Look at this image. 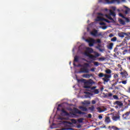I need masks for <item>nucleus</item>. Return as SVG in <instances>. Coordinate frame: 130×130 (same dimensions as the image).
Returning a JSON list of instances; mask_svg holds the SVG:
<instances>
[{"mask_svg": "<svg viewBox=\"0 0 130 130\" xmlns=\"http://www.w3.org/2000/svg\"><path fill=\"white\" fill-rule=\"evenodd\" d=\"M124 19L125 20V21L127 23H129L130 22V20H129V19L128 18L125 17V18Z\"/></svg>", "mask_w": 130, "mask_h": 130, "instance_id": "nucleus-36", "label": "nucleus"}, {"mask_svg": "<svg viewBox=\"0 0 130 130\" xmlns=\"http://www.w3.org/2000/svg\"><path fill=\"white\" fill-rule=\"evenodd\" d=\"M112 128L113 130H120L121 129V128H119L116 127V126H112Z\"/></svg>", "mask_w": 130, "mask_h": 130, "instance_id": "nucleus-29", "label": "nucleus"}, {"mask_svg": "<svg viewBox=\"0 0 130 130\" xmlns=\"http://www.w3.org/2000/svg\"><path fill=\"white\" fill-rule=\"evenodd\" d=\"M113 97L114 99H115V100H118V99H119L118 98V96L117 95H114L113 96Z\"/></svg>", "mask_w": 130, "mask_h": 130, "instance_id": "nucleus-35", "label": "nucleus"}, {"mask_svg": "<svg viewBox=\"0 0 130 130\" xmlns=\"http://www.w3.org/2000/svg\"><path fill=\"white\" fill-rule=\"evenodd\" d=\"M85 104L90 105L91 104V102L90 101H86V102L85 103Z\"/></svg>", "mask_w": 130, "mask_h": 130, "instance_id": "nucleus-49", "label": "nucleus"}, {"mask_svg": "<svg viewBox=\"0 0 130 130\" xmlns=\"http://www.w3.org/2000/svg\"><path fill=\"white\" fill-rule=\"evenodd\" d=\"M79 62V56H75L74 57V63H73V66L74 67H77V65L76 64V63H75V62Z\"/></svg>", "mask_w": 130, "mask_h": 130, "instance_id": "nucleus-10", "label": "nucleus"}, {"mask_svg": "<svg viewBox=\"0 0 130 130\" xmlns=\"http://www.w3.org/2000/svg\"><path fill=\"white\" fill-rule=\"evenodd\" d=\"M121 49H122V50H123V49H124V47H122Z\"/></svg>", "mask_w": 130, "mask_h": 130, "instance_id": "nucleus-62", "label": "nucleus"}, {"mask_svg": "<svg viewBox=\"0 0 130 130\" xmlns=\"http://www.w3.org/2000/svg\"><path fill=\"white\" fill-rule=\"evenodd\" d=\"M114 79H116V78H118V75L117 74H115L114 75Z\"/></svg>", "mask_w": 130, "mask_h": 130, "instance_id": "nucleus-41", "label": "nucleus"}, {"mask_svg": "<svg viewBox=\"0 0 130 130\" xmlns=\"http://www.w3.org/2000/svg\"><path fill=\"white\" fill-rule=\"evenodd\" d=\"M115 89H118V87L117 86H116V87H115Z\"/></svg>", "mask_w": 130, "mask_h": 130, "instance_id": "nucleus-61", "label": "nucleus"}, {"mask_svg": "<svg viewBox=\"0 0 130 130\" xmlns=\"http://www.w3.org/2000/svg\"><path fill=\"white\" fill-rule=\"evenodd\" d=\"M89 78L90 77H93V74H89Z\"/></svg>", "mask_w": 130, "mask_h": 130, "instance_id": "nucleus-59", "label": "nucleus"}, {"mask_svg": "<svg viewBox=\"0 0 130 130\" xmlns=\"http://www.w3.org/2000/svg\"><path fill=\"white\" fill-rule=\"evenodd\" d=\"M106 74L105 75H111L112 71L110 69H107L105 71Z\"/></svg>", "mask_w": 130, "mask_h": 130, "instance_id": "nucleus-15", "label": "nucleus"}, {"mask_svg": "<svg viewBox=\"0 0 130 130\" xmlns=\"http://www.w3.org/2000/svg\"><path fill=\"white\" fill-rule=\"evenodd\" d=\"M85 54L86 56L89 57L90 59H92V60H95V58H96V57L100 56V54H99V53L97 52L95 53V55L88 54V52H85Z\"/></svg>", "mask_w": 130, "mask_h": 130, "instance_id": "nucleus-5", "label": "nucleus"}, {"mask_svg": "<svg viewBox=\"0 0 130 130\" xmlns=\"http://www.w3.org/2000/svg\"><path fill=\"white\" fill-rule=\"evenodd\" d=\"M91 104H96V101L95 100H92L91 101Z\"/></svg>", "mask_w": 130, "mask_h": 130, "instance_id": "nucleus-45", "label": "nucleus"}, {"mask_svg": "<svg viewBox=\"0 0 130 130\" xmlns=\"http://www.w3.org/2000/svg\"><path fill=\"white\" fill-rule=\"evenodd\" d=\"M107 2V4H113L115 2H118V0H112V1H109V0H105Z\"/></svg>", "mask_w": 130, "mask_h": 130, "instance_id": "nucleus-18", "label": "nucleus"}, {"mask_svg": "<svg viewBox=\"0 0 130 130\" xmlns=\"http://www.w3.org/2000/svg\"><path fill=\"white\" fill-rule=\"evenodd\" d=\"M86 41L89 43V46H90V47L94 46V44H97V43H101V40L100 39L95 40L93 38H90L89 40L86 39Z\"/></svg>", "mask_w": 130, "mask_h": 130, "instance_id": "nucleus-3", "label": "nucleus"}, {"mask_svg": "<svg viewBox=\"0 0 130 130\" xmlns=\"http://www.w3.org/2000/svg\"><path fill=\"white\" fill-rule=\"evenodd\" d=\"M84 117H87V118H92V115L91 114H88V116L85 115Z\"/></svg>", "mask_w": 130, "mask_h": 130, "instance_id": "nucleus-31", "label": "nucleus"}, {"mask_svg": "<svg viewBox=\"0 0 130 130\" xmlns=\"http://www.w3.org/2000/svg\"><path fill=\"white\" fill-rule=\"evenodd\" d=\"M61 112H62V113H64V115L66 116H69V115H70V114L68 113V112H67L66 110H64V109H62L61 110Z\"/></svg>", "mask_w": 130, "mask_h": 130, "instance_id": "nucleus-14", "label": "nucleus"}, {"mask_svg": "<svg viewBox=\"0 0 130 130\" xmlns=\"http://www.w3.org/2000/svg\"><path fill=\"white\" fill-rule=\"evenodd\" d=\"M88 109H89V110H90V111L93 112L95 109V107H94V106H91V107H89Z\"/></svg>", "mask_w": 130, "mask_h": 130, "instance_id": "nucleus-28", "label": "nucleus"}, {"mask_svg": "<svg viewBox=\"0 0 130 130\" xmlns=\"http://www.w3.org/2000/svg\"><path fill=\"white\" fill-rule=\"evenodd\" d=\"M104 121L105 123H107V124H108V123H110V122H111V120H110V117L106 116Z\"/></svg>", "mask_w": 130, "mask_h": 130, "instance_id": "nucleus-9", "label": "nucleus"}, {"mask_svg": "<svg viewBox=\"0 0 130 130\" xmlns=\"http://www.w3.org/2000/svg\"><path fill=\"white\" fill-rule=\"evenodd\" d=\"M87 52H88V53H93L94 52V50L91 48H88L87 49Z\"/></svg>", "mask_w": 130, "mask_h": 130, "instance_id": "nucleus-17", "label": "nucleus"}, {"mask_svg": "<svg viewBox=\"0 0 130 130\" xmlns=\"http://www.w3.org/2000/svg\"><path fill=\"white\" fill-rule=\"evenodd\" d=\"M92 60H87V59H84V60L85 61H86V62H88L89 63H91V62H93V59H91Z\"/></svg>", "mask_w": 130, "mask_h": 130, "instance_id": "nucleus-33", "label": "nucleus"}, {"mask_svg": "<svg viewBox=\"0 0 130 130\" xmlns=\"http://www.w3.org/2000/svg\"><path fill=\"white\" fill-rule=\"evenodd\" d=\"M119 16L120 17H121V18H122L123 19H124V18H125V17L122 13H119Z\"/></svg>", "mask_w": 130, "mask_h": 130, "instance_id": "nucleus-37", "label": "nucleus"}, {"mask_svg": "<svg viewBox=\"0 0 130 130\" xmlns=\"http://www.w3.org/2000/svg\"><path fill=\"white\" fill-rule=\"evenodd\" d=\"M120 118V116H113L112 117V119L114 121H117V120H118Z\"/></svg>", "mask_w": 130, "mask_h": 130, "instance_id": "nucleus-11", "label": "nucleus"}, {"mask_svg": "<svg viewBox=\"0 0 130 130\" xmlns=\"http://www.w3.org/2000/svg\"><path fill=\"white\" fill-rule=\"evenodd\" d=\"M115 108H118V106H115Z\"/></svg>", "mask_w": 130, "mask_h": 130, "instance_id": "nucleus-64", "label": "nucleus"}, {"mask_svg": "<svg viewBox=\"0 0 130 130\" xmlns=\"http://www.w3.org/2000/svg\"><path fill=\"white\" fill-rule=\"evenodd\" d=\"M85 81L86 80L84 79L78 80V82L84 83V88L85 89H90V90H95V88H96V86H93L91 87V86H93V84H95V82L93 81V80H89L86 82Z\"/></svg>", "mask_w": 130, "mask_h": 130, "instance_id": "nucleus-1", "label": "nucleus"}, {"mask_svg": "<svg viewBox=\"0 0 130 130\" xmlns=\"http://www.w3.org/2000/svg\"><path fill=\"white\" fill-rule=\"evenodd\" d=\"M77 127H78V128H80L82 127V126H81V125H78L77 126Z\"/></svg>", "mask_w": 130, "mask_h": 130, "instance_id": "nucleus-52", "label": "nucleus"}, {"mask_svg": "<svg viewBox=\"0 0 130 130\" xmlns=\"http://www.w3.org/2000/svg\"><path fill=\"white\" fill-rule=\"evenodd\" d=\"M108 128L111 129V128H112V126H109Z\"/></svg>", "mask_w": 130, "mask_h": 130, "instance_id": "nucleus-55", "label": "nucleus"}, {"mask_svg": "<svg viewBox=\"0 0 130 130\" xmlns=\"http://www.w3.org/2000/svg\"><path fill=\"white\" fill-rule=\"evenodd\" d=\"M100 25H105V23L104 22H101Z\"/></svg>", "mask_w": 130, "mask_h": 130, "instance_id": "nucleus-53", "label": "nucleus"}, {"mask_svg": "<svg viewBox=\"0 0 130 130\" xmlns=\"http://www.w3.org/2000/svg\"><path fill=\"white\" fill-rule=\"evenodd\" d=\"M118 83H119V84H121V83H122V84H123V85H126V83H127V80H124L122 81H120Z\"/></svg>", "mask_w": 130, "mask_h": 130, "instance_id": "nucleus-27", "label": "nucleus"}, {"mask_svg": "<svg viewBox=\"0 0 130 130\" xmlns=\"http://www.w3.org/2000/svg\"><path fill=\"white\" fill-rule=\"evenodd\" d=\"M98 15H99L100 16H103V14L101 13H99L98 14Z\"/></svg>", "mask_w": 130, "mask_h": 130, "instance_id": "nucleus-54", "label": "nucleus"}, {"mask_svg": "<svg viewBox=\"0 0 130 130\" xmlns=\"http://www.w3.org/2000/svg\"><path fill=\"white\" fill-rule=\"evenodd\" d=\"M114 35L112 34L109 35V37H113Z\"/></svg>", "mask_w": 130, "mask_h": 130, "instance_id": "nucleus-51", "label": "nucleus"}, {"mask_svg": "<svg viewBox=\"0 0 130 130\" xmlns=\"http://www.w3.org/2000/svg\"><path fill=\"white\" fill-rule=\"evenodd\" d=\"M103 21H105V22H106L107 23H113V22H111V21H109V20H107L105 18L103 19Z\"/></svg>", "mask_w": 130, "mask_h": 130, "instance_id": "nucleus-34", "label": "nucleus"}, {"mask_svg": "<svg viewBox=\"0 0 130 130\" xmlns=\"http://www.w3.org/2000/svg\"><path fill=\"white\" fill-rule=\"evenodd\" d=\"M82 67L83 68H81L79 71L80 74H88V73H89V70L88 69V68H90V64L88 63H84Z\"/></svg>", "mask_w": 130, "mask_h": 130, "instance_id": "nucleus-4", "label": "nucleus"}, {"mask_svg": "<svg viewBox=\"0 0 130 130\" xmlns=\"http://www.w3.org/2000/svg\"><path fill=\"white\" fill-rule=\"evenodd\" d=\"M99 119H102V118H103V116H102V115H100L99 116Z\"/></svg>", "mask_w": 130, "mask_h": 130, "instance_id": "nucleus-47", "label": "nucleus"}, {"mask_svg": "<svg viewBox=\"0 0 130 130\" xmlns=\"http://www.w3.org/2000/svg\"><path fill=\"white\" fill-rule=\"evenodd\" d=\"M90 34L92 36L94 37H98V36H102V32H100L98 34V30L97 29H94L92 31L90 32Z\"/></svg>", "mask_w": 130, "mask_h": 130, "instance_id": "nucleus-6", "label": "nucleus"}, {"mask_svg": "<svg viewBox=\"0 0 130 130\" xmlns=\"http://www.w3.org/2000/svg\"><path fill=\"white\" fill-rule=\"evenodd\" d=\"M103 19H104V18L98 16L96 19V21H103Z\"/></svg>", "mask_w": 130, "mask_h": 130, "instance_id": "nucleus-26", "label": "nucleus"}, {"mask_svg": "<svg viewBox=\"0 0 130 130\" xmlns=\"http://www.w3.org/2000/svg\"><path fill=\"white\" fill-rule=\"evenodd\" d=\"M116 40H117V38H116V37H115L111 39V41L112 42H115Z\"/></svg>", "mask_w": 130, "mask_h": 130, "instance_id": "nucleus-30", "label": "nucleus"}, {"mask_svg": "<svg viewBox=\"0 0 130 130\" xmlns=\"http://www.w3.org/2000/svg\"><path fill=\"white\" fill-rule=\"evenodd\" d=\"M83 120H84V118H81L78 119V122H79V123H82L83 122Z\"/></svg>", "mask_w": 130, "mask_h": 130, "instance_id": "nucleus-32", "label": "nucleus"}, {"mask_svg": "<svg viewBox=\"0 0 130 130\" xmlns=\"http://www.w3.org/2000/svg\"><path fill=\"white\" fill-rule=\"evenodd\" d=\"M94 94H99V90L95 89L94 90Z\"/></svg>", "mask_w": 130, "mask_h": 130, "instance_id": "nucleus-39", "label": "nucleus"}, {"mask_svg": "<svg viewBox=\"0 0 130 130\" xmlns=\"http://www.w3.org/2000/svg\"><path fill=\"white\" fill-rule=\"evenodd\" d=\"M79 109H81L82 111H88V109L85 107L80 106L79 107Z\"/></svg>", "mask_w": 130, "mask_h": 130, "instance_id": "nucleus-16", "label": "nucleus"}, {"mask_svg": "<svg viewBox=\"0 0 130 130\" xmlns=\"http://www.w3.org/2000/svg\"><path fill=\"white\" fill-rule=\"evenodd\" d=\"M98 77L99 78H103L102 80L104 81V84H106V83H108V82L110 81L112 75L100 73L99 74ZM103 77H104V78H103Z\"/></svg>", "mask_w": 130, "mask_h": 130, "instance_id": "nucleus-2", "label": "nucleus"}, {"mask_svg": "<svg viewBox=\"0 0 130 130\" xmlns=\"http://www.w3.org/2000/svg\"><path fill=\"white\" fill-rule=\"evenodd\" d=\"M82 77L83 78H85V79H89L90 78V75H89V74H84V75H83Z\"/></svg>", "mask_w": 130, "mask_h": 130, "instance_id": "nucleus-24", "label": "nucleus"}, {"mask_svg": "<svg viewBox=\"0 0 130 130\" xmlns=\"http://www.w3.org/2000/svg\"><path fill=\"white\" fill-rule=\"evenodd\" d=\"M110 16H113V17H115V16H116L115 12L112 11V10H110Z\"/></svg>", "mask_w": 130, "mask_h": 130, "instance_id": "nucleus-22", "label": "nucleus"}, {"mask_svg": "<svg viewBox=\"0 0 130 130\" xmlns=\"http://www.w3.org/2000/svg\"><path fill=\"white\" fill-rule=\"evenodd\" d=\"M57 110L58 111H60V109H59V108H57Z\"/></svg>", "mask_w": 130, "mask_h": 130, "instance_id": "nucleus-57", "label": "nucleus"}, {"mask_svg": "<svg viewBox=\"0 0 130 130\" xmlns=\"http://www.w3.org/2000/svg\"><path fill=\"white\" fill-rule=\"evenodd\" d=\"M112 95H113V94H112V93H111V92H109V93H106V95H105V96H106V97H112Z\"/></svg>", "mask_w": 130, "mask_h": 130, "instance_id": "nucleus-25", "label": "nucleus"}, {"mask_svg": "<svg viewBox=\"0 0 130 130\" xmlns=\"http://www.w3.org/2000/svg\"><path fill=\"white\" fill-rule=\"evenodd\" d=\"M96 109L98 110V112H99L100 113L104 112V110H102V109H101V108L100 107L96 108Z\"/></svg>", "mask_w": 130, "mask_h": 130, "instance_id": "nucleus-21", "label": "nucleus"}, {"mask_svg": "<svg viewBox=\"0 0 130 130\" xmlns=\"http://www.w3.org/2000/svg\"><path fill=\"white\" fill-rule=\"evenodd\" d=\"M75 112H76V113H78V114H86L85 112H82V111L79 110V109H75Z\"/></svg>", "mask_w": 130, "mask_h": 130, "instance_id": "nucleus-12", "label": "nucleus"}, {"mask_svg": "<svg viewBox=\"0 0 130 130\" xmlns=\"http://www.w3.org/2000/svg\"><path fill=\"white\" fill-rule=\"evenodd\" d=\"M125 8H126V10L125 11V14L126 15H127V14H128V13H129L130 12V9L127 8V7H125Z\"/></svg>", "mask_w": 130, "mask_h": 130, "instance_id": "nucleus-23", "label": "nucleus"}, {"mask_svg": "<svg viewBox=\"0 0 130 130\" xmlns=\"http://www.w3.org/2000/svg\"><path fill=\"white\" fill-rule=\"evenodd\" d=\"M118 68H121V65H120V64H118Z\"/></svg>", "mask_w": 130, "mask_h": 130, "instance_id": "nucleus-56", "label": "nucleus"}, {"mask_svg": "<svg viewBox=\"0 0 130 130\" xmlns=\"http://www.w3.org/2000/svg\"><path fill=\"white\" fill-rule=\"evenodd\" d=\"M100 59L101 60H105V58L104 57H101V58H100Z\"/></svg>", "mask_w": 130, "mask_h": 130, "instance_id": "nucleus-48", "label": "nucleus"}, {"mask_svg": "<svg viewBox=\"0 0 130 130\" xmlns=\"http://www.w3.org/2000/svg\"><path fill=\"white\" fill-rule=\"evenodd\" d=\"M117 83H118V81L117 82H115L114 83L112 84V87H114V86H116V85H117Z\"/></svg>", "mask_w": 130, "mask_h": 130, "instance_id": "nucleus-40", "label": "nucleus"}, {"mask_svg": "<svg viewBox=\"0 0 130 130\" xmlns=\"http://www.w3.org/2000/svg\"><path fill=\"white\" fill-rule=\"evenodd\" d=\"M103 128H106V125H104V126L103 127Z\"/></svg>", "mask_w": 130, "mask_h": 130, "instance_id": "nucleus-60", "label": "nucleus"}, {"mask_svg": "<svg viewBox=\"0 0 130 130\" xmlns=\"http://www.w3.org/2000/svg\"><path fill=\"white\" fill-rule=\"evenodd\" d=\"M120 74L122 75H124V72H121Z\"/></svg>", "mask_w": 130, "mask_h": 130, "instance_id": "nucleus-58", "label": "nucleus"}, {"mask_svg": "<svg viewBox=\"0 0 130 130\" xmlns=\"http://www.w3.org/2000/svg\"><path fill=\"white\" fill-rule=\"evenodd\" d=\"M106 18H107V19H109V20H110L111 22H114V19H113L112 17H111V15H110V14L106 15Z\"/></svg>", "mask_w": 130, "mask_h": 130, "instance_id": "nucleus-13", "label": "nucleus"}, {"mask_svg": "<svg viewBox=\"0 0 130 130\" xmlns=\"http://www.w3.org/2000/svg\"><path fill=\"white\" fill-rule=\"evenodd\" d=\"M102 28L103 29V30H106V29H107V26H102Z\"/></svg>", "mask_w": 130, "mask_h": 130, "instance_id": "nucleus-42", "label": "nucleus"}, {"mask_svg": "<svg viewBox=\"0 0 130 130\" xmlns=\"http://www.w3.org/2000/svg\"><path fill=\"white\" fill-rule=\"evenodd\" d=\"M118 21L121 25H125V21H124V20H123V19H119Z\"/></svg>", "mask_w": 130, "mask_h": 130, "instance_id": "nucleus-19", "label": "nucleus"}, {"mask_svg": "<svg viewBox=\"0 0 130 130\" xmlns=\"http://www.w3.org/2000/svg\"><path fill=\"white\" fill-rule=\"evenodd\" d=\"M117 50H118V48H117V47L115 48L114 49V52H117Z\"/></svg>", "mask_w": 130, "mask_h": 130, "instance_id": "nucleus-43", "label": "nucleus"}, {"mask_svg": "<svg viewBox=\"0 0 130 130\" xmlns=\"http://www.w3.org/2000/svg\"><path fill=\"white\" fill-rule=\"evenodd\" d=\"M93 62L94 66H95L96 67H98V66H99V62Z\"/></svg>", "mask_w": 130, "mask_h": 130, "instance_id": "nucleus-38", "label": "nucleus"}, {"mask_svg": "<svg viewBox=\"0 0 130 130\" xmlns=\"http://www.w3.org/2000/svg\"><path fill=\"white\" fill-rule=\"evenodd\" d=\"M128 35H130V33L127 34L122 31L118 33V36L120 38H124V36H128Z\"/></svg>", "mask_w": 130, "mask_h": 130, "instance_id": "nucleus-7", "label": "nucleus"}, {"mask_svg": "<svg viewBox=\"0 0 130 130\" xmlns=\"http://www.w3.org/2000/svg\"><path fill=\"white\" fill-rule=\"evenodd\" d=\"M91 72H95V68H93L90 69Z\"/></svg>", "mask_w": 130, "mask_h": 130, "instance_id": "nucleus-50", "label": "nucleus"}, {"mask_svg": "<svg viewBox=\"0 0 130 130\" xmlns=\"http://www.w3.org/2000/svg\"><path fill=\"white\" fill-rule=\"evenodd\" d=\"M122 2H123V3L125 2V0H122Z\"/></svg>", "mask_w": 130, "mask_h": 130, "instance_id": "nucleus-63", "label": "nucleus"}, {"mask_svg": "<svg viewBox=\"0 0 130 130\" xmlns=\"http://www.w3.org/2000/svg\"><path fill=\"white\" fill-rule=\"evenodd\" d=\"M71 121H72V122H73V123H77V121H76V120L72 119L71 120Z\"/></svg>", "mask_w": 130, "mask_h": 130, "instance_id": "nucleus-44", "label": "nucleus"}, {"mask_svg": "<svg viewBox=\"0 0 130 130\" xmlns=\"http://www.w3.org/2000/svg\"><path fill=\"white\" fill-rule=\"evenodd\" d=\"M128 50H124L123 52V54H125V53H126V52H127Z\"/></svg>", "mask_w": 130, "mask_h": 130, "instance_id": "nucleus-46", "label": "nucleus"}, {"mask_svg": "<svg viewBox=\"0 0 130 130\" xmlns=\"http://www.w3.org/2000/svg\"><path fill=\"white\" fill-rule=\"evenodd\" d=\"M114 105H118L119 107H121L123 105V104L119 101H117L114 103Z\"/></svg>", "mask_w": 130, "mask_h": 130, "instance_id": "nucleus-8", "label": "nucleus"}, {"mask_svg": "<svg viewBox=\"0 0 130 130\" xmlns=\"http://www.w3.org/2000/svg\"><path fill=\"white\" fill-rule=\"evenodd\" d=\"M113 47V43H110L108 46V49H110L111 50L112 49V48Z\"/></svg>", "mask_w": 130, "mask_h": 130, "instance_id": "nucleus-20", "label": "nucleus"}]
</instances>
